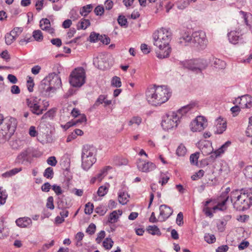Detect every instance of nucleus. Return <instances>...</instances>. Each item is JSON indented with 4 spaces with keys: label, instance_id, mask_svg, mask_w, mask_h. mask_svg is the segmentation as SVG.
Wrapping results in <instances>:
<instances>
[{
    "label": "nucleus",
    "instance_id": "47",
    "mask_svg": "<svg viewBox=\"0 0 252 252\" xmlns=\"http://www.w3.org/2000/svg\"><path fill=\"white\" fill-rule=\"evenodd\" d=\"M100 36L99 34L93 32L90 35V40L91 42H95L97 40H100Z\"/></svg>",
    "mask_w": 252,
    "mask_h": 252
},
{
    "label": "nucleus",
    "instance_id": "52",
    "mask_svg": "<svg viewBox=\"0 0 252 252\" xmlns=\"http://www.w3.org/2000/svg\"><path fill=\"white\" fill-rule=\"evenodd\" d=\"M96 229V226L94 224L91 223L86 229V232L90 235L93 234Z\"/></svg>",
    "mask_w": 252,
    "mask_h": 252
},
{
    "label": "nucleus",
    "instance_id": "29",
    "mask_svg": "<svg viewBox=\"0 0 252 252\" xmlns=\"http://www.w3.org/2000/svg\"><path fill=\"white\" fill-rule=\"evenodd\" d=\"M22 170V167L15 168L2 174L3 177L7 178L12 177Z\"/></svg>",
    "mask_w": 252,
    "mask_h": 252
},
{
    "label": "nucleus",
    "instance_id": "51",
    "mask_svg": "<svg viewBox=\"0 0 252 252\" xmlns=\"http://www.w3.org/2000/svg\"><path fill=\"white\" fill-rule=\"evenodd\" d=\"M226 224V221L225 220H219V222L217 223L218 229L221 232L223 231Z\"/></svg>",
    "mask_w": 252,
    "mask_h": 252
},
{
    "label": "nucleus",
    "instance_id": "53",
    "mask_svg": "<svg viewBox=\"0 0 252 252\" xmlns=\"http://www.w3.org/2000/svg\"><path fill=\"white\" fill-rule=\"evenodd\" d=\"M118 22L122 26L127 25V19L124 16H119L118 18Z\"/></svg>",
    "mask_w": 252,
    "mask_h": 252
},
{
    "label": "nucleus",
    "instance_id": "3",
    "mask_svg": "<svg viewBox=\"0 0 252 252\" xmlns=\"http://www.w3.org/2000/svg\"><path fill=\"white\" fill-rule=\"evenodd\" d=\"M171 93L166 86L154 85L148 89L146 93V98L153 105H158L166 102L170 97Z\"/></svg>",
    "mask_w": 252,
    "mask_h": 252
},
{
    "label": "nucleus",
    "instance_id": "5",
    "mask_svg": "<svg viewBox=\"0 0 252 252\" xmlns=\"http://www.w3.org/2000/svg\"><path fill=\"white\" fill-rule=\"evenodd\" d=\"M180 115L175 112L166 114L163 117L161 123V126L165 130H168L176 127L180 123Z\"/></svg>",
    "mask_w": 252,
    "mask_h": 252
},
{
    "label": "nucleus",
    "instance_id": "12",
    "mask_svg": "<svg viewBox=\"0 0 252 252\" xmlns=\"http://www.w3.org/2000/svg\"><path fill=\"white\" fill-rule=\"evenodd\" d=\"M234 104H239L241 108H250L252 106V97L247 94L238 97L233 101Z\"/></svg>",
    "mask_w": 252,
    "mask_h": 252
},
{
    "label": "nucleus",
    "instance_id": "45",
    "mask_svg": "<svg viewBox=\"0 0 252 252\" xmlns=\"http://www.w3.org/2000/svg\"><path fill=\"white\" fill-rule=\"evenodd\" d=\"M205 240L209 244H212L215 242L216 237L213 234H206L204 236Z\"/></svg>",
    "mask_w": 252,
    "mask_h": 252
},
{
    "label": "nucleus",
    "instance_id": "23",
    "mask_svg": "<svg viewBox=\"0 0 252 252\" xmlns=\"http://www.w3.org/2000/svg\"><path fill=\"white\" fill-rule=\"evenodd\" d=\"M195 106L194 103H190L188 105L182 107L181 108L179 109L177 111L175 112V113H178V115H180V119L183 116L185 115L187 112L191 110Z\"/></svg>",
    "mask_w": 252,
    "mask_h": 252
},
{
    "label": "nucleus",
    "instance_id": "46",
    "mask_svg": "<svg viewBox=\"0 0 252 252\" xmlns=\"http://www.w3.org/2000/svg\"><path fill=\"white\" fill-rule=\"evenodd\" d=\"M94 209L93 204L88 202L85 205V213L86 214L90 215L93 213Z\"/></svg>",
    "mask_w": 252,
    "mask_h": 252
},
{
    "label": "nucleus",
    "instance_id": "31",
    "mask_svg": "<svg viewBox=\"0 0 252 252\" xmlns=\"http://www.w3.org/2000/svg\"><path fill=\"white\" fill-rule=\"evenodd\" d=\"M90 25V21L88 19H82L77 24L78 30H85Z\"/></svg>",
    "mask_w": 252,
    "mask_h": 252
},
{
    "label": "nucleus",
    "instance_id": "33",
    "mask_svg": "<svg viewBox=\"0 0 252 252\" xmlns=\"http://www.w3.org/2000/svg\"><path fill=\"white\" fill-rule=\"evenodd\" d=\"M148 232L153 235H160L161 232L159 229L156 225H150L147 228Z\"/></svg>",
    "mask_w": 252,
    "mask_h": 252
},
{
    "label": "nucleus",
    "instance_id": "17",
    "mask_svg": "<svg viewBox=\"0 0 252 252\" xmlns=\"http://www.w3.org/2000/svg\"><path fill=\"white\" fill-rule=\"evenodd\" d=\"M216 134H222L226 128V122L221 117L218 118L215 121Z\"/></svg>",
    "mask_w": 252,
    "mask_h": 252
},
{
    "label": "nucleus",
    "instance_id": "24",
    "mask_svg": "<svg viewBox=\"0 0 252 252\" xmlns=\"http://www.w3.org/2000/svg\"><path fill=\"white\" fill-rule=\"evenodd\" d=\"M122 214V211L120 210L114 211L109 215L108 221L111 223L116 222L118 221L119 217L121 216Z\"/></svg>",
    "mask_w": 252,
    "mask_h": 252
},
{
    "label": "nucleus",
    "instance_id": "41",
    "mask_svg": "<svg viewBox=\"0 0 252 252\" xmlns=\"http://www.w3.org/2000/svg\"><path fill=\"white\" fill-rule=\"evenodd\" d=\"M7 198V194L5 190H1L0 188V206L3 205Z\"/></svg>",
    "mask_w": 252,
    "mask_h": 252
},
{
    "label": "nucleus",
    "instance_id": "22",
    "mask_svg": "<svg viewBox=\"0 0 252 252\" xmlns=\"http://www.w3.org/2000/svg\"><path fill=\"white\" fill-rule=\"evenodd\" d=\"M71 206L70 201H68L67 199L63 195L58 197V207L59 209H66Z\"/></svg>",
    "mask_w": 252,
    "mask_h": 252
},
{
    "label": "nucleus",
    "instance_id": "36",
    "mask_svg": "<svg viewBox=\"0 0 252 252\" xmlns=\"http://www.w3.org/2000/svg\"><path fill=\"white\" fill-rule=\"evenodd\" d=\"M50 26H51L50 22L48 19H42L40 21V27L42 30L47 29Z\"/></svg>",
    "mask_w": 252,
    "mask_h": 252
},
{
    "label": "nucleus",
    "instance_id": "28",
    "mask_svg": "<svg viewBox=\"0 0 252 252\" xmlns=\"http://www.w3.org/2000/svg\"><path fill=\"white\" fill-rule=\"evenodd\" d=\"M213 65L217 69H221L225 67L226 63L224 61L216 58L213 59Z\"/></svg>",
    "mask_w": 252,
    "mask_h": 252
},
{
    "label": "nucleus",
    "instance_id": "2",
    "mask_svg": "<svg viewBox=\"0 0 252 252\" xmlns=\"http://www.w3.org/2000/svg\"><path fill=\"white\" fill-rule=\"evenodd\" d=\"M171 37L172 33L169 29L162 28L153 33L154 45L158 48L156 50V53L158 59H164L169 56L171 49L169 44Z\"/></svg>",
    "mask_w": 252,
    "mask_h": 252
},
{
    "label": "nucleus",
    "instance_id": "40",
    "mask_svg": "<svg viewBox=\"0 0 252 252\" xmlns=\"http://www.w3.org/2000/svg\"><path fill=\"white\" fill-rule=\"evenodd\" d=\"M111 168L110 166H106L104 167L99 173H98L95 177H96V179L99 181H100L103 178L104 176L106 175V173L108 170H109Z\"/></svg>",
    "mask_w": 252,
    "mask_h": 252
},
{
    "label": "nucleus",
    "instance_id": "13",
    "mask_svg": "<svg viewBox=\"0 0 252 252\" xmlns=\"http://www.w3.org/2000/svg\"><path fill=\"white\" fill-rule=\"evenodd\" d=\"M138 169L143 172H150L156 168V165L150 161H146L141 159H139L137 162Z\"/></svg>",
    "mask_w": 252,
    "mask_h": 252
},
{
    "label": "nucleus",
    "instance_id": "38",
    "mask_svg": "<svg viewBox=\"0 0 252 252\" xmlns=\"http://www.w3.org/2000/svg\"><path fill=\"white\" fill-rule=\"evenodd\" d=\"M32 36L36 41L38 42L41 41L43 39L42 33L40 30L33 31Z\"/></svg>",
    "mask_w": 252,
    "mask_h": 252
},
{
    "label": "nucleus",
    "instance_id": "11",
    "mask_svg": "<svg viewBox=\"0 0 252 252\" xmlns=\"http://www.w3.org/2000/svg\"><path fill=\"white\" fill-rule=\"evenodd\" d=\"M45 79L48 80V82L52 88L53 93L62 86L61 77L54 72L49 74Z\"/></svg>",
    "mask_w": 252,
    "mask_h": 252
},
{
    "label": "nucleus",
    "instance_id": "54",
    "mask_svg": "<svg viewBox=\"0 0 252 252\" xmlns=\"http://www.w3.org/2000/svg\"><path fill=\"white\" fill-rule=\"evenodd\" d=\"M53 197L52 196H49L47 199V202L46 203V207L51 210L54 209V205L53 204Z\"/></svg>",
    "mask_w": 252,
    "mask_h": 252
},
{
    "label": "nucleus",
    "instance_id": "16",
    "mask_svg": "<svg viewBox=\"0 0 252 252\" xmlns=\"http://www.w3.org/2000/svg\"><path fill=\"white\" fill-rule=\"evenodd\" d=\"M39 91L43 95L49 96L50 92H52V89L50 84L48 82V80L44 79L40 83L39 86Z\"/></svg>",
    "mask_w": 252,
    "mask_h": 252
},
{
    "label": "nucleus",
    "instance_id": "4",
    "mask_svg": "<svg viewBox=\"0 0 252 252\" xmlns=\"http://www.w3.org/2000/svg\"><path fill=\"white\" fill-rule=\"evenodd\" d=\"M179 42L185 46H190L199 49H205L208 43L206 33L202 31L193 32L190 34L185 32L179 39Z\"/></svg>",
    "mask_w": 252,
    "mask_h": 252
},
{
    "label": "nucleus",
    "instance_id": "27",
    "mask_svg": "<svg viewBox=\"0 0 252 252\" xmlns=\"http://www.w3.org/2000/svg\"><path fill=\"white\" fill-rule=\"evenodd\" d=\"M129 198V195L124 192H120L118 194V200L120 204L125 205L127 203Z\"/></svg>",
    "mask_w": 252,
    "mask_h": 252
},
{
    "label": "nucleus",
    "instance_id": "60",
    "mask_svg": "<svg viewBox=\"0 0 252 252\" xmlns=\"http://www.w3.org/2000/svg\"><path fill=\"white\" fill-rule=\"evenodd\" d=\"M52 189L54 191L57 195H59L63 193V190L59 186L54 185L52 186Z\"/></svg>",
    "mask_w": 252,
    "mask_h": 252
},
{
    "label": "nucleus",
    "instance_id": "8",
    "mask_svg": "<svg viewBox=\"0 0 252 252\" xmlns=\"http://www.w3.org/2000/svg\"><path fill=\"white\" fill-rule=\"evenodd\" d=\"M40 99L35 96H31L26 99V103L31 111L34 114L40 115L44 109L39 105Z\"/></svg>",
    "mask_w": 252,
    "mask_h": 252
},
{
    "label": "nucleus",
    "instance_id": "56",
    "mask_svg": "<svg viewBox=\"0 0 252 252\" xmlns=\"http://www.w3.org/2000/svg\"><path fill=\"white\" fill-rule=\"evenodd\" d=\"M237 105L238 104H236L235 106L232 107L230 109V111L232 114H233V116H237L239 112L240 111L241 107H240V106H238Z\"/></svg>",
    "mask_w": 252,
    "mask_h": 252
},
{
    "label": "nucleus",
    "instance_id": "15",
    "mask_svg": "<svg viewBox=\"0 0 252 252\" xmlns=\"http://www.w3.org/2000/svg\"><path fill=\"white\" fill-rule=\"evenodd\" d=\"M96 150L95 147L90 145H85L83 146L81 158L85 159L90 157H95Z\"/></svg>",
    "mask_w": 252,
    "mask_h": 252
},
{
    "label": "nucleus",
    "instance_id": "58",
    "mask_svg": "<svg viewBox=\"0 0 252 252\" xmlns=\"http://www.w3.org/2000/svg\"><path fill=\"white\" fill-rule=\"evenodd\" d=\"M47 163L52 166H55L57 163V161L55 157H50L47 160Z\"/></svg>",
    "mask_w": 252,
    "mask_h": 252
},
{
    "label": "nucleus",
    "instance_id": "55",
    "mask_svg": "<svg viewBox=\"0 0 252 252\" xmlns=\"http://www.w3.org/2000/svg\"><path fill=\"white\" fill-rule=\"evenodd\" d=\"M176 223L179 226H181L183 224V214L182 212L179 213L177 215L176 218Z\"/></svg>",
    "mask_w": 252,
    "mask_h": 252
},
{
    "label": "nucleus",
    "instance_id": "44",
    "mask_svg": "<svg viewBox=\"0 0 252 252\" xmlns=\"http://www.w3.org/2000/svg\"><path fill=\"white\" fill-rule=\"evenodd\" d=\"M108 188L106 186H102L98 188L97 194L99 196H104L107 192Z\"/></svg>",
    "mask_w": 252,
    "mask_h": 252
},
{
    "label": "nucleus",
    "instance_id": "61",
    "mask_svg": "<svg viewBox=\"0 0 252 252\" xmlns=\"http://www.w3.org/2000/svg\"><path fill=\"white\" fill-rule=\"evenodd\" d=\"M51 42L54 45L59 47L62 45V40L61 39L57 38H53L51 40Z\"/></svg>",
    "mask_w": 252,
    "mask_h": 252
},
{
    "label": "nucleus",
    "instance_id": "50",
    "mask_svg": "<svg viewBox=\"0 0 252 252\" xmlns=\"http://www.w3.org/2000/svg\"><path fill=\"white\" fill-rule=\"evenodd\" d=\"M22 31L23 29L22 28L16 27L10 32L16 38L22 33Z\"/></svg>",
    "mask_w": 252,
    "mask_h": 252
},
{
    "label": "nucleus",
    "instance_id": "39",
    "mask_svg": "<svg viewBox=\"0 0 252 252\" xmlns=\"http://www.w3.org/2000/svg\"><path fill=\"white\" fill-rule=\"evenodd\" d=\"M111 85L116 88H119L122 86L121 79L118 76H114L111 80Z\"/></svg>",
    "mask_w": 252,
    "mask_h": 252
},
{
    "label": "nucleus",
    "instance_id": "20",
    "mask_svg": "<svg viewBox=\"0 0 252 252\" xmlns=\"http://www.w3.org/2000/svg\"><path fill=\"white\" fill-rule=\"evenodd\" d=\"M81 158L82 167L85 170L89 169L96 161V158L95 157H90L85 159L84 158Z\"/></svg>",
    "mask_w": 252,
    "mask_h": 252
},
{
    "label": "nucleus",
    "instance_id": "37",
    "mask_svg": "<svg viewBox=\"0 0 252 252\" xmlns=\"http://www.w3.org/2000/svg\"><path fill=\"white\" fill-rule=\"evenodd\" d=\"M186 153L187 149L183 144H180L176 150V154L178 156H184Z\"/></svg>",
    "mask_w": 252,
    "mask_h": 252
},
{
    "label": "nucleus",
    "instance_id": "48",
    "mask_svg": "<svg viewBox=\"0 0 252 252\" xmlns=\"http://www.w3.org/2000/svg\"><path fill=\"white\" fill-rule=\"evenodd\" d=\"M199 158V153H195L192 154L190 156V161L191 164H196L197 163L198 159Z\"/></svg>",
    "mask_w": 252,
    "mask_h": 252
},
{
    "label": "nucleus",
    "instance_id": "34",
    "mask_svg": "<svg viewBox=\"0 0 252 252\" xmlns=\"http://www.w3.org/2000/svg\"><path fill=\"white\" fill-rule=\"evenodd\" d=\"M54 171L52 167H48L47 168L44 173H43V176L47 179H51L54 177Z\"/></svg>",
    "mask_w": 252,
    "mask_h": 252
},
{
    "label": "nucleus",
    "instance_id": "14",
    "mask_svg": "<svg viewBox=\"0 0 252 252\" xmlns=\"http://www.w3.org/2000/svg\"><path fill=\"white\" fill-rule=\"evenodd\" d=\"M159 215L158 219L160 221H164L169 218L173 212V209L168 206L163 204L159 206Z\"/></svg>",
    "mask_w": 252,
    "mask_h": 252
},
{
    "label": "nucleus",
    "instance_id": "21",
    "mask_svg": "<svg viewBox=\"0 0 252 252\" xmlns=\"http://www.w3.org/2000/svg\"><path fill=\"white\" fill-rule=\"evenodd\" d=\"M16 223L20 227H27L31 225L32 220L28 217L20 218L16 220Z\"/></svg>",
    "mask_w": 252,
    "mask_h": 252
},
{
    "label": "nucleus",
    "instance_id": "32",
    "mask_svg": "<svg viewBox=\"0 0 252 252\" xmlns=\"http://www.w3.org/2000/svg\"><path fill=\"white\" fill-rule=\"evenodd\" d=\"M142 123V118L138 116H134L130 119L128 122L129 126H132L135 125L137 126H139Z\"/></svg>",
    "mask_w": 252,
    "mask_h": 252
},
{
    "label": "nucleus",
    "instance_id": "30",
    "mask_svg": "<svg viewBox=\"0 0 252 252\" xmlns=\"http://www.w3.org/2000/svg\"><path fill=\"white\" fill-rule=\"evenodd\" d=\"M93 8L92 4H88L82 7L80 10V14L81 16L85 17L91 12Z\"/></svg>",
    "mask_w": 252,
    "mask_h": 252
},
{
    "label": "nucleus",
    "instance_id": "57",
    "mask_svg": "<svg viewBox=\"0 0 252 252\" xmlns=\"http://www.w3.org/2000/svg\"><path fill=\"white\" fill-rule=\"evenodd\" d=\"M105 232L103 230H101L97 235L96 238V241L98 244H100L102 240L105 237Z\"/></svg>",
    "mask_w": 252,
    "mask_h": 252
},
{
    "label": "nucleus",
    "instance_id": "10",
    "mask_svg": "<svg viewBox=\"0 0 252 252\" xmlns=\"http://www.w3.org/2000/svg\"><path fill=\"white\" fill-rule=\"evenodd\" d=\"M17 121L12 117L7 118L4 119V125L2 130L5 131V133L10 137L14 133L16 126Z\"/></svg>",
    "mask_w": 252,
    "mask_h": 252
},
{
    "label": "nucleus",
    "instance_id": "49",
    "mask_svg": "<svg viewBox=\"0 0 252 252\" xmlns=\"http://www.w3.org/2000/svg\"><path fill=\"white\" fill-rule=\"evenodd\" d=\"M106 99V96L104 95H100L98 98L95 101L94 106L97 107L99 104H102L104 102V100Z\"/></svg>",
    "mask_w": 252,
    "mask_h": 252
},
{
    "label": "nucleus",
    "instance_id": "35",
    "mask_svg": "<svg viewBox=\"0 0 252 252\" xmlns=\"http://www.w3.org/2000/svg\"><path fill=\"white\" fill-rule=\"evenodd\" d=\"M16 39L15 36L12 35L11 32L7 33L5 35V43L8 45L11 44Z\"/></svg>",
    "mask_w": 252,
    "mask_h": 252
},
{
    "label": "nucleus",
    "instance_id": "63",
    "mask_svg": "<svg viewBox=\"0 0 252 252\" xmlns=\"http://www.w3.org/2000/svg\"><path fill=\"white\" fill-rule=\"evenodd\" d=\"M100 41L102 42L103 44H105L106 45H107L109 44L110 42V39L108 36H106L105 35H101Z\"/></svg>",
    "mask_w": 252,
    "mask_h": 252
},
{
    "label": "nucleus",
    "instance_id": "7",
    "mask_svg": "<svg viewBox=\"0 0 252 252\" xmlns=\"http://www.w3.org/2000/svg\"><path fill=\"white\" fill-rule=\"evenodd\" d=\"M185 67L196 73L201 72L208 66V62L203 59H197L186 61L183 63Z\"/></svg>",
    "mask_w": 252,
    "mask_h": 252
},
{
    "label": "nucleus",
    "instance_id": "59",
    "mask_svg": "<svg viewBox=\"0 0 252 252\" xmlns=\"http://www.w3.org/2000/svg\"><path fill=\"white\" fill-rule=\"evenodd\" d=\"M94 12L96 15H102L104 13V8L102 6L98 5L95 8Z\"/></svg>",
    "mask_w": 252,
    "mask_h": 252
},
{
    "label": "nucleus",
    "instance_id": "6",
    "mask_svg": "<svg viewBox=\"0 0 252 252\" xmlns=\"http://www.w3.org/2000/svg\"><path fill=\"white\" fill-rule=\"evenodd\" d=\"M85 71L83 68L75 69L70 74L69 83L74 87H80L85 82Z\"/></svg>",
    "mask_w": 252,
    "mask_h": 252
},
{
    "label": "nucleus",
    "instance_id": "43",
    "mask_svg": "<svg viewBox=\"0 0 252 252\" xmlns=\"http://www.w3.org/2000/svg\"><path fill=\"white\" fill-rule=\"evenodd\" d=\"M243 172L246 178L252 179V166H247L244 170Z\"/></svg>",
    "mask_w": 252,
    "mask_h": 252
},
{
    "label": "nucleus",
    "instance_id": "9",
    "mask_svg": "<svg viewBox=\"0 0 252 252\" xmlns=\"http://www.w3.org/2000/svg\"><path fill=\"white\" fill-rule=\"evenodd\" d=\"M190 128L193 132L201 131L207 126V119L202 116H198L190 124Z\"/></svg>",
    "mask_w": 252,
    "mask_h": 252
},
{
    "label": "nucleus",
    "instance_id": "18",
    "mask_svg": "<svg viewBox=\"0 0 252 252\" xmlns=\"http://www.w3.org/2000/svg\"><path fill=\"white\" fill-rule=\"evenodd\" d=\"M231 142L229 141L226 142L223 144L220 148L216 150L214 153H212V149L211 147H209V150L208 152L206 153V154L212 153V157L215 156V158H217L221 154H223L224 152L226 150L227 148L230 145Z\"/></svg>",
    "mask_w": 252,
    "mask_h": 252
},
{
    "label": "nucleus",
    "instance_id": "26",
    "mask_svg": "<svg viewBox=\"0 0 252 252\" xmlns=\"http://www.w3.org/2000/svg\"><path fill=\"white\" fill-rule=\"evenodd\" d=\"M240 13L242 14L245 24L251 29L252 27V15L250 13H247L241 11Z\"/></svg>",
    "mask_w": 252,
    "mask_h": 252
},
{
    "label": "nucleus",
    "instance_id": "62",
    "mask_svg": "<svg viewBox=\"0 0 252 252\" xmlns=\"http://www.w3.org/2000/svg\"><path fill=\"white\" fill-rule=\"evenodd\" d=\"M0 56L1 58L5 60L6 61H8L10 59V55H9L7 50H4L0 54Z\"/></svg>",
    "mask_w": 252,
    "mask_h": 252
},
{
    "label": "nucleus",
    "instance_id": "19",
    "mask_svg": "<svg viewBox=\"0 0 252 252\" xmlns=\"http://www.w3.org/2000/svg\"><path fill=\"white\" fill-rule=\"evenodd\" d=\"M242 35L241 31H232L228 33V38L229 42L232 44H235L238 43L240 38V36Z\"/></svg>",
    "mask_w": 252,
    "mask_h": 252
},
{
    "label": "nucleus",
    "instance_id": "25",
    "mask_svg": "<svg viewBox=\"0 0 252 252\" xmlns=\"http://www.w3.org/2000/svg\"><path fill=\"white\" fill-rule=\"evenodd\" d=\"M31 154L30 149H27L21 152L17 157L18 162L23 163L25 160H28Z\"/></svg>",
    "mask_w": 252,
    "mask_h": 252
},
{
    "label": "nucleus",
    "instance_id": "42",
    "mask_svg": "<svg viewBox=\"0 0 252 252\" xmlns=\"http://www.w3.org/2000/svg\"><path fill=\"white\" fill-rule=\"evenodd\" d=\"M113 241L111 238H106L103 242V247L107 250L111 249L113 246Z\"/></svg>",
    "mask_w": 252,
    "mask_h": 252
},
{
    "label": "nucleus",
    "instance_id": "64",
    "mask_svg": "<svg viewBox=\"0 0 252 252\" xmlns=\"http://www.w3.org/2000/svg\"><path fill=\"white\" fill-rule=\"evenodd\" d=\"M228 250V247L227 245H222L218 247L216 249V252H226Z\"/></svg>",
    "mask_w": 252,
    "mask_h": 252
},
{
    "label": "nucleus",
    "instance_id": "1",
    "mask_svg": "<svg viewBox=\"0 0 252 252\" xmlns=\"http://www.w3.org/2000/svg\"><path fill=\"white\" fill-rule=\"evenodd\" d=\"M230 188L226 189L218 198L217 205L212 208L214 213L216 210H224L226 209L227 202L230 201L233 207L238 211H244L248 209L252 205V189L248 188L241 190H234L231 192L230 196L228 193Z\"/></svg>",
    "mask_w": 252,
    "mask_h": 252
}]
</instances>
